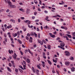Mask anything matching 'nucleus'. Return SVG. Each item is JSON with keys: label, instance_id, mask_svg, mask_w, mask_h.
<instances>
[{"label": "nucleus", "instance_id": "nucleus-41", "mask_svg": "<svg viewBox=\"0 0 75 75\" xmlns=\"http://www.w3.org/2000/svg\"><path fill=\"white\" fill-rule=\"evenodd\" d=\"M29 21L27 20L25 21H24V22H25V23H28Z\"/></svg>", "mask_w": 75, "mask_h": 75}, {"label": "nucleus", "instance_id": "nucleus-37", "mask_svg": "<svg viewBox=\"0 0 75 75\" xmlns=\"http://www.w3.org/2000/svg\"><path fill=\"white\" fill-rule=\"evenodd\" d=\"M27 36L28 37H30V33H28L27 34Z\"/></svg>", "mask_w": 75, "mask_h": 75}, {"label": "nucleus", "instance_id": "nucleus-49", "mask_svg": "<svg viewBox=\"0 0 75 75\" xmlns=\"http://www.w3.org/2000/svg\"><path fill=\"white\" fill-rule=\"evenodd\" d=\"M49 35H50V37H51L52 35V33H49Z\"/></svg>", "mask_w": 75, "mask_h": 75}, {"label": "nucleus", "instance_id": "nucleus-26", "mask_svg": "<svg viewBox=\"0 0 75 75\" xmlns=\"http://www.w3.org/2000/svg\"><path fill=\"white\" fill-rule=\"evenodd\" d=\"M32 69H33V72H35V70L34 69V67H32Z\"/></svg>", "mask_w": 75, "mask_h": 75}, {"label": "nucleus", "instance_id": "nucleus-3", "mask_svg": "<svg viewBox=\"0 0 75 75\" xmlns=\"http://www.w3.org/2000/svg\"><path fill=\"white\" fill-rule=\"evenodd\" d=\"M60 45L61 47H64V46H65V44L64 42H62L60 44Z\"/></svg>", "mask_w": 75, "mask_h": 75}, {"label": "nucleus", "instance_id": "nucleus-52", "mask_svg": "<svg viewBox=\"0 0 75 75\" xmlns=\"http://www.w3.org/2000/svg\"><path fill=\"white\" fill-rule=\"evenodd\" d=\"M12 65L13 67L14 68H15V65H14V64H12Z\"/></svg>", "mask_w": 75, "mask_h": 75}, {"label": "nucleus", "instance_id": "nucleus-8", "mask_svg": "<svg viewBox=\"0 0 75 75\" xmlns=\"http://www.w3.org/2000/svg\"><path fill=\"white\" fill-rule=\"evenodd\" d=\"M66 35H67L68 37L70 38H72V36H71V35H70L67 34Z\"/></svg>", "mask_w": 75, "mask_h": 75}, {"label": "nucleus", "instance_id": "nucleus-24", "mask_svg": "<svg viewBox=\"0 0 75 75\" xmlns=\"http://www.w3.org/2000/svg\"><path fill=\"white\" fill-rule=\"evenodd\" d=\"M70 59H71V60L73 61V59H74V57H71L70 58Z\"/></svg>", "mask_w": 75, "mask_h": 75}, {"label": "nucleus", "instance_id": "nucleus-46", "mask_svg": "<svg viewBox=\"0 0 75 75\" xmlns=\"http://www.w3.org/2000/svg\"><path fill=\"white\" fill-rule=\"evenodd\" d=\"M54 34H57V32L55 31V32H53Z\"/></svg>", "mask_w": 75, "mask_h": 75}, {"label": "nucleus", "instance_id": "nucleus-14", "mask_svg": "<svg viewBox=\"0 0 75 75\" xmlns=\"http://www.w3.org/2000/svg\"><path fill=\"white\" fill-rule=\"evenodd\" d=\"M4 0L5 2H6V3H8L10 1L9 0H7V1H6V0Z\"/></svg>", "mask_w": 75, "mask_h": 75}, {"label": "nucleus", "instance_id": "nucleus-19", "mask_svg": "<svg viewBox=\"0 0 75 75\" xmlns=\"http://www.w3.org/2000/svg\"><path fill=\"white\" fill-rule=\"evenodd\" d=\"M8 4L10 6L11 5H12V4H11V2L10 1L8 3Z\"/></svg>", "mask_w": 75, "mask_h": 75}, {"label": "nucleus", "instance_id": "nucleus-16", "mask_svg": "<svg viewBox=\"0 0 75 75\" xmlns=\"http://www.w3.org/2000/svg\"><path fill=\"white\" fill-rule=\"evenodd\" d=\"M53 61L54 62H55V63H57V61L56 60H55L54 59H53Z\"/></svg>", "mask_w": 75, "mask_h": 75}, {"label": "nucleus", "instance_id": "nucleus-21", "mask_svg": "<svg viewBox=\"0 0 75 75\" xmlns=\"http://www.w3.org/2000/svg\"><path fill=\"white\" fill-rule=\"evenodd\" d=\"M7 69H8V71L11 72V69H10V68L9 67H7Z\"/></svg>", "mask_w": 75, "mask_h": 75}, {"label": "nucleus", "instance_id": "nucleus-38", "mask_svg": "<svg viewBox=\"0 0 75 75\" xmlns=\"http://www.w3.org/2000/svg\"><path fill=\"white\" fill-rule=\"evenodd\" d=\"M9 66H10V67H11L12 65H11V63H10L9 64Z\"/></svg>", "mask_w": 75, "mask_h": 75}, {"label": "nucleus", "instance_id": "nucleus-64", "mask_svg": "<svg viewBox=\"0 0 75 75\" xmlns=\"http://www.w3.org/2000/svg\"><path fill=\"white\" fill-rule=\"evenodd\" d=\"M48 17L47 16L45 18V20H47L48 18Z\"/></svg>", "mask_w": 75, "mask_h": 75}, {"label": "nucleus", "instance_id": "nucleus-28", "mask_svg": "<svg viewBox=\"0 0 75 75\" xmlns=\"http://www.w3.org/2000/svg\"><path fill=\"white\" fill-rule=\"evenodd\" d=\"M51 37H52V38H54L55 37V35H52V36H51Z\"/></svg>", "mask_w": 75, "mask_h": 75}, {"label": "nucleus", "instance_id": "nucleus-32", "mask_svg": "<svg viewBox=\"0 0 75 75\" xmlns=\"http://www.w3.org/2000/svg\"><path fill=\"white\" fill-rule=\"evenodd\" d=\"M11 62L12 64H14V61H11Z\"/></svg>", "mask_w": 75, "mask_h": 75}, {"label": "nucleus", "instance_id": "nucleus-40", "mask_svg": "<svg viewBox=\"0 0 75 75\" xmlns=\"http://www.w3.org/2000/svg\"><path fill=\"white\" fill-rule=\"evenodd\" d=\"M7 16H8L9 17H13V16H11V15H8Z\"/></svg>", "mask_w": 75, "mask_h": 75}, {"label": "nucleus", "instance_id": "nucleus-62", "mask_svg": "<svg viewBox=\"0 0 75 75\" xmlns=\"http://www.w3.org/2000/svg\"><path fill=\"white\" fill-rule=\"evenodd\" d=\"M24 31H26V28H25L23 29Z\"/></svg>", "mask_w": 75, "mask_h": 75}, {"label": "nucleus", "instance_id": "nucleus-50", "mask_svg": "<svg viewBox=\"0 0 75 75\" xmlns=\"http://www.w3.org/2000/svg\"><path fill=\"white\" fill-rule=\"evenodd\" d=\"M21 18L22 19V20H24V17H21Z\"/></svg>", "mask_w": 75, "mask_h": 75}, {"label": "nucleus", "instance_id": "nucleus-60", "mask_svg": "<svg viewBox=\"0 0 75 75\" xmlns=\"http://www.w3.org/2000/svg\"><path fill=\"white\" fill-rule=\"evenodd\" d=\"M41 62L42 63V64H45V62H44L42 61Z\"/></svg>", "mask_w": 75, "mask_h": 75}, {"label": "nucleus", "instance_id": "nucleus-59", "mask_svg": "<svg viewBox=\"0 0 75 75\" xmlns=\"http://www.w3.org/2000/svg\"><path fill=\"white\" fill-rule=\"evenodd\" d=\"M43 55H45V52H43Z\"/></svg>", "mask_w": 75, "mask_h": 75}, {"label": "nucleus", "instance_id": "nucleus-5", "mask_svg": "<svg viewBox=\"0 0 75 75\" xmlns=\"http://www.w3.org/2000/svg\"><path fill=\"white\" fill-rule=\"evenodd\" d=\"M10 21H11V22H12L13 23H15V20L13 19H11L10 20Z\"/></svg>", "mask_w": 75, "mask_h": 75}, {"label": "nucleus", "instance_id": "nucleus-39", "mask_svg": "<svg viewBox=\"0 0 75 75\" xmlns=\"http://www.w3.org/2000/svg\"><path fill=\"white\" fill-rule=\"evenodd\" d=\"M42 41L44 42V43H46V42H45V41L44 40H42Z\"/></svg>", "mask_w": 75, "mask_h": 75}, {"label": "nucleus", "instance_id": "nucleus-42", "mask_svg": "<svg viewBox=\"0 0 75 75\" xmlns=\"http://www.w3.org/2000/svg\"><path fill=\"white\" fill-rule=\"evenodd\" d=\"M23 63H24V64H25V65H26V63L25 62V61H23Z\"/></svg>", "mask_w": 75, "mask_h": 75}, {"label": "nucleus", "instance_id": "nucleus-4", "mask_svg": "<svg viewBox=\"0 0 75 75\" xmlns=\"http://www.w3.org/2000/svg\"><path fill=\"white\" fill-rule=\"evenodd\" d=\"M47 61L49 64H50V65H52V62L51 61H50L47 60Z\"/></svg>", "mask_w": 75, "mask_h": 75}, {"label": "nucleus", "instance_id": "nucleus-29", "mask_svg": "<svg viewBox=\"0 0 75 75\" xmlns=\"http://www.w3.org/2000/svg\"><path fill=\"white\" fill-rule=\"evenodd\" d=\"M23 67H24V69H25L26 66H25V65H23Z\"/></svg>", "mask_w": 75, "mask_h": 75}, {"label": "nucleus", "instance_id": "nucleus-36", "mask_svg": "<svg viewBox=\"0 0 75 75\" xmlns=\"http://www.w3.org/2000/svg\"><path fill=\"white\" fill-rule=\"evenodd\" d=\"M15 71L16 72H18V69H16L15 70Z\"/></svg>", "mask_w": 75, "mask_h": 75}, {"label": "nucleus", "instance_id": "nucleus-56", "mask_svg": "<svg viewBox=\"0 0 75 75\" xmlns=\"http://www.w3.org/2000/svg\"><path fill=\"white\" fill-rule=\"evenodd\" d=\"M64 30H67L68 29V28H67L64 27Z\"/></svg>", "mask_w": 75, "mask_h": 75}, {"label": "nucleus", "instance_id": "nucleus-54", "mask_svg": "<svg viewBox=\"0 0 75 75\" xmlns=\"http://www.w3.org/2000/svg\"><path fill=\"white\" fill-rule=\"evenodd\" d=\"M26 40H28V39H29L28 37L27 36L26 37Z\"/></svg>", "mask_w": 75, "mask_h": 75}, {"label": "nucleus", "instance_id": "nucleus-12", "mask_svg": "<svg viewBox=\"0 0 75 75\" xmlns=\"http://www.w3.org/2000/svg\"><path fill=\"white\" fill-rule=\"evenodd\" d=\"M74 69H75L74 67H72L71 68V71L72 72H74Z\"/></svg>", "mask_w": 75, "mask_h": 75}, {"label": "nucleus", "instance_id": "nucleus-6", "mask_svg": "<svg viewBox=\"0 0 75 75\" xmlns=\"http://www.w3.org/2000/svg\"><path fill=\"white\" fill-rule=\"evenodd\" d=\"M10 7L11 8H16V6L15 5H12L10 6Z\"/></svg>", "mask_w": 75, "mask_h": 75}, {"label": "nucleus", "instance_id": "nucleus-17", "mask_svg": "<svg viewBox=\"0 0 75 75\" xmlns=\"http://www.w3.org/2000/svg\"><path fill=\"white\" fill-rule=\"evenodd\" d=\"M30 12V10H27L26 11V13L27 14H28Z\"/></svg>", "mask_w": 75, "mask_h": 75}, {"label": "nucleus", "instance_id": "nucleus-35", "mask_svg": "<svg viewBox=\"0 0 75 75\" xmlns=\"http://www.w3.org/2000/svg\"><path fill=\"white\" fill-rule=\"evenodd\" d=\"M5 42H7V38H5Z\"/></svg>", "mask_w": 75, "mask_h": 75}, {"label": "nucleus", "instance_id": "nucleus-27", "mask_svg": "<svg viewBox=\"0 0 75 75\" xmlns=\"http://www.w3.org/2000/svg\"><path fill=\"white\" fill-rule=\"evenodd\" d=\"M30 35L32 36H33V35H34V33H33V32L31 33H30Z\"/></svg>", "mask_w": 75, "mask_h": 75}, {"label": "nucleus", "instance_id": "nucleus-22", "mask_svg": "<svg viewBox=\"0 0 75 75\" xmlns=\"http://www.w3.org/2000/svg\"><path fill=\"white\" fill-rule=\"evenodd\" d=\"M34 3H35V4H37L38 3V2H37V1L36 0H35L34 1Z\"/></svg>", "mask_w": 75, "mask_h": 75}, {"label": "nucleus", "instance_id": "nucleus-43", "mask_svg": "<svg viewBox=\"0 0 75 75\" xmlns=\"http://www.w3.org/2000/svg\"><path fill=\"white\" fill-rule=\"evenodd\" d=\"M40 44L41 45H43V42H40Z\"/></svg>", "mask_w": 75, "mask_h": 75}, {"label": "nucleus", "instance_id": "nucleus-53", "mask_svg": "<svg viewBox=\"0 0 75 75\" xmlns=\"http://www.w3.org/2000/svg\"><path fill=\"white\" fill-rule=\"evenodd\" d=\"M57 68H60V67L59 66V65H57Z\"/></svg>", "mask_w": 75, "mask_h": 75}, {"label": "nucleus", "instance_id": "nucleus-30", "mask_svg": "<svg viewBox=\"0 0 75 75\" xmlns=\"http://www.w3.org/2000/svg\"><path fill=\"white\" fill-rule=\"evenodd\" d=\"M68 9H69V10H73V9H72V8L71 7H69L68 8Z\"/></svg>", "mask_w": 75, "mask_h": 75}, {"label": "nucleus", "instance_id": "nucleus-34", "mask_svg": "<svg viewBox=\"0 0 75 75\" xmlns=\"http://www.w3.org/2000/svg\"><path fill=\"white\" fill-rule=\"evenodd\" d=\"M20 53H21V55H23V52H22L21 51H20Z\"/></svg>", "mask_w": 75, "mask_h": 75}, {"label": "nucleus", "instance_id": "nucleus-9", "mask_svg": "<svg viewBox=\"0 0 75 75\" xmlns=\"http://www.w3.org/2000/svg\"><path fill=\"white\" fill-rule=\"evenodd\" d=\"M58 47H59V48H61V49L63 50H65V49H64V47H61L60 46H58Z\"/></svg>", "mask_w": 75, "mask_h": 75}, {"label": "nucleus", "instance_id": "nucleus-2", "mask_svg": "<svg viewBox=\"0 0 75 75\" xmlns=\"http://www.w3.org/2000/svg\"><path fill=\"white\" fill-rule=\"evenodd\" d=\"M65 53L66 54V55H67V56H69V55H70V53H69V52L65 51Z\"/></svg>", "mask_w": 75, "mask_h": 75}, {"label": "nucleus", "instance_id": "nucleus-47", "mask_svg": "<svg viewBox=\"0 0 75 75\" xmlns=\"http://www.w3.org/2000/svg\"><path fill=\"white\" fill-rule=\"evenodd\" d=\"M30 23H31V22H30V21H29V22H28V24H30Z\"/></svg>", "mask_w": 75, "mask_h": 75}, {"label": "nucleus", "instance_id": "nucleus-1", "mask_svg": "<svg viewBox=\"0 0 75 75\" xmlns=\"http://www.w3.org/2000/svg\"><path fill=\"white\" fill-rule=\"evenodd\" d=\"M65 64L67 66H69L70 64V62H69L66 61L65 62Z\"/></svg>", "mask_w": 75, "mask_h": 75}, {"label": "nucleus", "instance_id": "nucleus-33", "mask_svg": "<svg viewBox=\"0 0 75 75\" xmlns=\"http://www.w3.org/2000/svg\"><path fill=\"white\" fill-rule=\"evenodd\" d=\"M20 11H22V12H24L25 11L24 10H20Z\"/></svg>", "mask_w": 75, "mask_h": 75}, {"label": "nucleus", "instance_id": "nucleus-10", "mask_svg": "<svg viewBox=\"0 0 75 75\" xmlns=\"http://www.w3.org/2000/svg\"><path fill=\"white\" fill-rule=\"evenodd\" d=\"M18 42H19V44H22V42H21V40H18Z\"/></svg>", "mask_w": 75, "mask_h": 75}, {"label": "nucleus", "instance_id": "nucleus-23", "mask_svg": "<svg viewBox=\"0 0 75 75\" xmlns=\"http://www.w3.org/2000/svg\"><path fill=\"white\" fill-rule=\"evenodd\" d=\"M52 72H53V73H55V70H54V68H53L52 69Z\"/></svg>", "mask_w": 75, "mask_h": 75}, {"label": "nucleus", "instance_id": "nucleus-61", "mask_svg": "<svg viewBox=\"0 0 75 75\" xmlns=\"http://www.w3.org/2000/svg\"><path fill=\"white\" fill-rule=\"evenodd\" d=\"M44 47L45 48H47V47L46 45H44Z\"/></svg>", "mask_w": 75, "mask_h": 75}, {"label": "nucleus", "instance_id": "nucleus-44", "mask_svg": "<svg viewBox=\"0 0 75 75\" xmlns=\"http://www.w3.org/2000/svg\"><path fill=\"white\" fill-rule=\"evenodd\" d=\"M29 41L30 42H33V40H29Z\"/></svg>", "mask_w": 75, "mask_h": 75}, {"label": "nucleus", "instance_id": "nucleus-13", "mask_svg": "<svg viewBox=\"0 0 75 75\" xmlns=\"http://www.w3.org/2000/svg\"><path fill=\"white\" fill-rule=\"evenodd\" d=\"M19 70L20 72H21V73H23V70H22V69H19Z\"/></svg>", "mask_w": 75, "mask_h": 75}, {"label": "nucleus", "instance_id": "nucleus-48", "mask_svg": "<svg viewBox=\"0 0 75 75\" xmlns=\"http://www.w3.org/2000/svg\"><path fill=\"white\" fill-rule=\"evenodd\" d=\"M57 16L58 17H61V16H59V15H57Z\"/></svg>", "mask_w": 75, "mask_h": 75}, {"label": "nucleus", "instance_id": "nucleus-15", "mask_svg": "<svg viewBox=\"0 0 75 75\" xmlns=\"http://www.w3.org/2000/svg\"><path fill=\"white\" fill-rule=\"evenodd\" d=\"M47 48L49 50H50L51 49V46L50 45H48L47 46Z\"/></svg>", "mask_w": 75, "mask_h": 75}, {"label": "nucleus", "instance_id": "nucleus-45", "mask_svg": "<svg viewBox=\"0 0 75 75\" xmlns=\"http://www.w3.org/2000/svg\"><path fill=\"white\" fill-rule=\"evenodd\" d=\"M17 33L18 35H20V32H18Z\"/></svg>", "mask_w": 75, "mask_h": 75}, {"label": "nucleus", "instance_id": "nucleus-18", "mask_svg": "<svg viewBox=\"0 0 75 75\" xmlns=\"http://www.w3.org/2000/svg\"><path fill=\"white\" fill-rule=\"evenodd\" d=\"M19 68H21V69H23V70H24V69H23V67L19 65Z\"/></svg>", "mask_w": 75, "mask_h": 75}, {"label": "nucleus", "instance_id": "nucleus-63", "mask_svg": "<svg viewBox=\"0 0 75 75\" xmlns=\"http://www.w3.org/2000/svg\"><path fill=\"white\" fill-rule=\"evenodd\" d=\"M8 52L9 54H11V50H8Z\"/></svg>", "mask_w": 75, "mask_h": 75}, {"label": "nucleus", "instance_id": "nucleus-57", "mask_svg": "<svg viewBox=\"0 0 75 75\" xmlns=\"http://www.w3.org/2000/svg\"><path fill=\"white\" fill-rule=\"evenodd\" d=\"M45 13H48V11H44Z\"/></svg>", "mask_w": 75, "mask_h": 75}, {"label": "nucleus", "instance_id": "nucleus-55", "mask_svg": "<svg viewBox=\"0 0 75 75\" xmlns=\"http://www.w3.org/2000/svg\"><path fill=\"white\" fill-rule=\"evenodd\" d=\"M38 37L39 38H40V33H38Z\"/></svg>", "mask_w": 75, "mask_h": 75}, {"label": "nucleus", "instance_id": "nucleus-20", "mask_svg": "<svg viewBox=\"0 0 75 75\" xmlns=\"http://www.w3.org/2000/svg\"><path fill=\"white\" fill-rule=\"evenodd\" d=\"M7 28H11V25H10L9 26H8L7 27Z\"/></svg>", "mask_w": 75, "mask_h": 75}, {"label": "nucleus", "instance_id": "nucleus-11", "mask_svg": "<svg viewBox=\"0 0 75 75\" xmlns=\"http://www.w3.org/2000/svg\"><path fill=\"white\" fill-rule=\"evenodd\" d=\"M13 57L14 59H17V55H13Z\"/></svg>", "mask_w": 75, "mask_h": 75}, {"label": "nucleus", "instance_id": "nucleus-51", "mask_svg": "<svg viewBox=\"0 0 75 75\" xmlns=\"http://www.w3.org/2000/svg\"><path fill=\"white\" fill-rule=\"evenodd\" d=\"M43 58H44L45 59H46V56H43Z\"/></svg>", "mask_w": 75, "mask_h": 75}, {"label": "nucleus", "instance_id": "nucleus-25", "mask_svg": "<svg viewBox=\"0 0 75 75\" xmlns=\"http://www.w3.org/2000/svg\"><path fill=\"white\" fill-rule=\"evenodd\" d=\"M37 67L38 68H39V69H41V67H40V66H39V65H37Z\"/></svg>", "mask_w": 75, "mask_h": 75}, {"label": "nucleus", "instance_id": "nucleus-58", "mask_svg": "<svg viewBox=\"0 0 75 75\" xmlns=\"http://www.w3.org/2000/svg\"><path fill=\"white\" fill-rule=\"evenodd\" d=\"M6 60V58L5 57H4V59H2V60Z\"/></svg>", "mask_w": 75, "mask_h": 75}, {"label": "nucleus", "instance_id": "nucleus-31", "mask_svg": "<svg viewBox=\"0 0 75 75\" xmlns=\"http://www.w3.org/2000/svg\"><path fill=\"white\" fill-rule=\"evenodd\" d=\"M18 23H20V22H21V20L20 19V18L18 19Z\"/></svg>", "mask_w": 75, "mask_h": 75}, {"label": "nucleus", "instance_id": "nucleus-7", "mask_svg": "<svg viewBox=\"0 0 75 75\" xmlns=\"http://www.w3.org/2000/svg\"><path fill=\"white\" fill-rule=\"evenodd\" d=\"M26 61L28 63H30V59H26Z\"/></svg>", "mask_w": 75, "mask_h": 75}]
</instances>
